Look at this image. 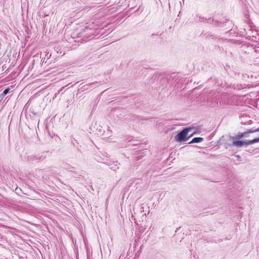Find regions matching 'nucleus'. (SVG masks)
Instances as JSON below:
<instances>
[{
    "instance_id": "7ed1b4c3",
    "label": "nucleus",
    "mask_w": 259,
    "mask_h": 259,
    "mask_svg": "<svg viewBox=\"0 0 259 259\" xmlns=\"http://www.w3.org/2000/svg\"><path fill=\"white\" fill-rule=\"evenodd\" d=\"M191 130V128H186L179 133L175 137V139L178 142H182L187 140L188 132Z\"/></svg>"
},
{
    "instance_id": "f257e3e1",
    "label": "nucleus",
    "mask_w": 259,
    "mask_h": 259,
    "mask_svg": "<svg viewBox=\"0 0 259 259\" xmlns=\"http://www.w3.org/2000/svg\"><path fill=\"white\" fill-rule=\"evenodd\" d=\"M257 132H259V127L254 130L249 129L243 133H238L236 136L231 138L233 140L232 145L237 147H241L243 146H248L249 145L259 142V137L251 140H239L242 138L248 137L249 134Z\"/></svg>"
},
{
    "instance_id": "f03ea898",
    "label": "nucleus",
    "mask_w": 259,
    "mask_h": 259,
    "mask_svg": "<svg viewBox=\"0 0 259 259\" xmlns=\"http://www.w3.org/2000/svg\"><path fill=\"white\" fill-rule=\"evenodd\" d=\"M95 28H90L87 26L80 32V35L83 37L93 39L96 36L95 35Z\"/></svg>"
},
{
    "instance_id": "0eeeda50",
    "label": "nucleus",
    "mask_w": 259,
    "mask_h": 259,
    "mask_svg": "<svg viewBox=\"0 0 259 259\" xmlns=\"http://www.w3.org/2000/svg\"><path fill=\"white\" fill-rule=\"evenodd\" d=\"M45 61V60L44 59L42 61V63H44Z\"/></svg>"
},
{
    "instance_id": "423d86ee",
    "label": "nucleus",
    "mask_w": 259,
    "mask_h": 259,
    "mask_svg": "<svg viewBox=\"0 0 259 259\" xmlns=\"http://www.w3.org/2000/svg\"><path fill=\"white\" fill-rule=\"evenodd\" d=\"M10 89L9 88L6 89L3 92V96H5L9 92Z\"/></svg>"
},
{
    "instance_id": "20e7f679",
    "label": "nucleus",
    "mask_w": 259,
    "mask_h": 259,
    "mask_svg": "<svg viewBox=\"0 0 259 259\" xmlns=\"http://www.w3.org/2000/svg\"><path fill=\"white\" fill-rule=\"evenodd\" d=\"M176 76V75L175 73H172L171 74H167L164 77L161 75L159 76L158 78H157L158 80H167V81H170L171 79H175V77Z\"/></svg>"
},
{
    "instance_id": "39448f33",
    "label": "nucleus",
    "mask_w": 259,
    "mask_h": 259,
    "mask_svg": "<svg viewBox=\"0 0 259 259\" xmlns=\"http://www.w3.org/2000/svg\"><path fill=\"white\" fill-rule=\"evenodd\" d=\"M203 141V138L200 137L194 138L189 143H199Z\"/></svg>"
}]
</instances>
